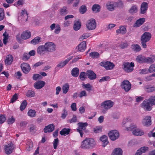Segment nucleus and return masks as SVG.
<instances>
[{"label": "nucleus", "mask_w": 155, "mask_h": 155, "mask_svg": "<svg viewBox=\"0 0 155 155\" xmlns=\"http://www.w3.org/2000/svg\"><path fill=\"white\" fill-rule=\"evenodd\" d=\"M132 48L133 51L136 52H139L141 50L140 47L137 44H135L132 45Z\"/></svg>", "instance_id": "nucleus-41"}, {"label": "nucleus", "mask_w": 155, "mask_h": 155, "mask_svg": "<svg viewBox=\"0 0 155 155\" xmlns=\"http://www.w3.org/2000/svg\"><path fill=\"white\" fill-rule=\"evenodd\" d=\"M100 140L103 143L102 146L104 147H105L108 143L107 137L105 135H104L101 136L100 138Z\"/></svg>", "instance_id": "nucleus-28"}, {"label": "nucleus", "mask_w": 155, "mask_h": 155, "mask_svg": "<svg viewBox=\"0 0 155 155\" xmlns=\"http://www.w3.org/2000/svg\"><path fill=\"white\" fill-rule=\"evenodd\" d=\"M127 130L132 131L133 134L136 136H141L143 135L144 132L141 129L137 128L134 126H132L127 127Z\"/></svg>", "instance_id": "nucleus-3"}, {"label": "nucleus", "mask_w": 155, "mask_h": 155, "mask_svg": "<svg viewBox=\"0 0 155 155\" xmlns=\"http://www.w3.org/2000/svg\"><path fill=\"white\" fill-rule=\"evenodd\" d=\"M145 58L146 57L144 56L139 55L137 57L136 60L140 63H144Z\"/></svg>", "instance_id": "nucleus-38"}, {"label": "nucleus", "mask_w": 155, "mask_h": 155, "mask_svg": "<svg viewBox=\"0 0 155 155\" xmlns=\"http://www.w3.org/2000/svg\"><path fill=\"white\" fill-rule=\"evenodd\" d=\"M41 39L40 37H36L31 41V43L34 45L37 44L41 41Z\"/></svg>", "instance_id": "nucleus-40"}, {"label": "nucleus", "mask_w": 155, "mask_h": 155, "mask_svg": "<svg viewBox=\"0 0 155 155\" xmlns=\"http://www.w3.org/2000/svg\"><path fill=\"white\" fill-rule=\"evenodd\" d=\"M36 127L35 125H31L29 130L31 134H34L36 132Z\"/></svg>", "instance_id": "nucleus-47"}, {"label": "nucleus", "mask_w": 155, "mask_h": 155, "mask_svg": "<svg viewBox=\"0 0 155 155\" xmlns=\"http://www.w3.org/2000/svg\"><path fill=\"white\" fill-rule=\"evenodd\" d=\"M77 119L76 115H74L73 118L70 120H68V122L71 123H75L77 121Z\"/></svg>", "instance_id": "nucleus-61"}, {"label": "nucleus", "mask_w": 155, "mask_h": 155, "mask_svg": "<svg viewBox=\"0 0 155 155\" xmlns=\"http://www.w3.org/2000/svg\"><path fill=\"white\" fill-rule=\"evenodd\" d=\"M91 35L90 33H87L83 34L79 38V40L82 41L84 39H86Z\"/></svg>", "instance_id": "nucleus-43"}, {"label": "nucleus", "mask_w": 155, "mask_h": 155, "mask_svg": "<svg viewBox=\"0 0 155 155\" xmlns=\"http://www.w3.org/2000/svg\"><path fill=\"white\" fill-rule=\"evenodd\" d=\"M149 99L151 105H155V95L151 96Z\"/></svg>", "instance_id": "nucleus-49"}, {"label": "nucleus", "mask_w": 155, "mask_h": 155, "mask_svg": "<svg viewBox=\"0 0 155 155\" xmlns=\"http://www.w3.org/2000/svg\"><path fill=\"white\" fill-rule=\"evenodd\" d=\"M46 51L45 45L39 46L37 49V53L41 55L44 54Z\"/></svg>", "instance_id": "nucleus-25"}, {"label": "nucleus", "mask_w": 155, "mask_h": 155, "mask_svg": "<svg viewBox=\"0 0 155 155\" xmlns=\"http://www.w3.org/2000/svg\"><path fill=\"white\" fill-rule=\"evenodd\" d=\"M149 99L146 101H144L141 104L142 107L145 110L147 111H150L152 109V107Z\"/></svg>", "instance_id": "nucleus-12"}, {"label": "nucleus", "mask_w": 155, "mask_h": 155, "mask_svg": "<svg viewBox=\"0 0 155 155\" xmlns=\"http://www.w3.org/2000/svg\"><path fill=\"white\" fill-rule=\"evenodd\" d=\"M114 105V102L110 100L106 101L101 103L102 107L107 110L112 107Z\"/></svg>", "instance_id": "nucleus-11"}, {"label": "nucleus", "mask_w": 155, "mask_h": 155, "mask_svg": "<svg viewBox=\"0 0 155 155\" xmlns=\"http://www.w3.org/2000/svg\"><path fill=\"white\" fill-rule=\"evenodd\" d=\"M89 56L93 58H97L99 57V54L95 51L91 52L90 53Z\"/></svg>", "instance_id": "nucleus-42"}, {"label": "nucleus", "mask_w": 155, "mask_h": 155, "mask_svg": "<svg viewBox=\"0 0 155 155\" xmlns=\"http://www.w3.org/2000/svg\"><path fill=\"white\" fill-rule=\"evenodd\" d=\"M151 37V35L149 32H145L142 35L141 37V43L143 48H146V43L150 40Z\"/></svg>", "instance_id": "nucleus-2"}, {"label": "nucleus", "mask_w": 155, "mask_h": 155, "mask_svg": "<svg viewBox=\"0 0 155 155\" xmlns=\"http://www.w3.org/2000/svg\"><path fill=\"white\" fill-rule=\"evenodd\" d=\"M145 91L147 92H152L155 91V87H150L149 85H147L144 87Z\"/></svg>", "instance_id": "nucleus-35"}, {"label": "nucleus", "mask_w": 155, "mask_h": 155, "mask_svg": "<svg viewBox=\"0 0 155 155\" xmlns=\"http://www.w3.org/2000/svg\"><path fill=\"white\" fill-rule=\"evenodd\" d=\"M54 127L55 126L53 124H50L46 126L43 130L44 132L45 133L52 132L54 130Z\"/></svg>", "instance_id": "nucleus-17"}, {"label": "nucleus", "mask_w": 155, "mask_h": 155, "mask_svg": "<svg viewBox=\"0 0 155 155\" xmlns=\"http://www.w3.org/2000/svg\"><path fill=\"white\" fill-rule=\"evenodd\" d=\"M100 65L104 67L107 70H111L115 66L114 64L108 61L101 62L100 63Z\"/></svg>", "instance_id": "nucleus-8"}, {"label": "nucleus", "mask_w": 155, "mask_h": 155, "mask_svg": "<svg viewBox=\"0 0 155 155\" xmlns=\"http://www.w3.org/2000/svg\"><path fill=\"white\" fill-rule=\"evenodd\" d=\"M81 23L79 21H76L74 22L73 28L75 31H78L81 28Z\"/></svg>", "instance_id": "nucleus-34"}, {"label": "nucleus", "mask_w": 155, "mask_h": 155, "mask_svg": "<svg viewBox=\"0 0 155 155\" xmlns=\"http://www.w3.org/2000/svg\"><path fill=\"white\" fill-rule=\"evenodd\" d=\"M68 12L67 8L66 6H64L61 8L60 10L59 13L61 15L64 16Z\"/></svg>", "instance_id": "nucleus-33"}, {"label": "nucleus", "mask_w": 155, "mask_h": 155, "mask_svg": "<svg viewBox=\"0 0 155 155\" xmlns=\"http://www.w3.org/2000/svg\"><path fill=\"white\" fill-rule=\"evenodd\" d=\"M155 61V55L153 56L152 58L148 57L145 58V62L147 63H152Z\"/></svg>", "instance_id": "nucleus-37"}, {"label": "nucleus", "mask_w": 155, "mask_h": 155, "mask_svg": "<svg viewBox=\"0 0 155 155\" xmlns=\"http://www.w3.org/2000/svg\"><path fill=\"white\" fill-rule=\"evenodd\" d=\"M70 130V129L64 128L60 131V133L61 135L65 136L69 134Z\"/></svg>", "instance_id": "nucleus-32"}, {"label": "nucleus", "mask_w": 155, "mask_h": 155, "mask_svg": "<svg viewBox=\"0 0 155 155\" xmlns=\"http://www.w3.org/2000/svg\"><path fill=\"white\" fill-rule=\"evenodd\" d=\"M18 99V94H15L13 95L11 100L10 103H13L16 101V100Z\"/></svg>", "instance_id": "nucleus-60"}, {"label": "nucleus", "mask_w": 155, "mask_h": 155, "mask_svg": "<svg viewBox=\"0 0 155 155\" xmlns=\"http://www.w3.org/2000/svg\"><path fill=\"white\" fill-rule=\"evenodd\" d=\"M33 147V143L32 142H28L27 144V150L28 151L31 150Z\"/></svg>", "instance_id": "nucleus-52"}, {"label": "nucleus", "mask_w": 155, "mask_h": 155, "mask_svg": "<svg viewBox=\"0 0 155 155\" xmlns=\"http://www.w3.org/2000/svg\"><path fill=\"white\" fill-rule=\"evenodd\" d=\"M79 73V69L77 68H73L71 71V74L74 77H77L78 76Z\"/></svg>", "instance_id": "nucleus-31"}, {"label": "nucleus", "mask_w": 155, "mask_h": 155, "mask_svg": "<svg viewBox=\"0 0 155 155\" xmlns=\"http://www.w3.org/2000/svg\"><path fill=\"white\" fill-rule=\"evenodd\" d=\"M13 60V58L11 54L8 55L6 57L5 61V64L8 65H10Z\"/></svg>", "instance_id": "nucleus-23"}, {"label": "nucleus", "mask_w": 155, "mask_h": 155, "mask_svg": "<svg viewBox=\"0 0 155 155\" xmlns=\"http://www.w3.org/2000/svg\"><path fill=\"white\" fill-rule=\"evenodd\" d=\"M100 8L101 7L99 5L95 4L93 6L92 9L93 12H97L100 11Z\"/></svg>", "instance_id": "nucleus-39"}, {"label": "nucleus", "mask_w": 155, "mask_h": 155, "mask_svg": "<svg viewBox=\"0 0 155 155\" xmlns=\"http://www.w3.org/2000/svg\"><path fill=\"white\" fill-rule=\"evenodd\" d=\"M4 17V10L2 8H0V21L3 20Z\"/></svg>", "instance_id": "nucleus-55"}, {"label": "nucleus", "mask_w": 155, "mask_h": 155, "mask_svg": "<svg viewBox=\"0 0 155 155\" xmlns=\"http://www.w3.org/2000/svg\"><path fill=\"white\" fill-rule=\"evenodd\" d=\"M142 123L144 126L148 127L150 126L151 124V117H146L143 120Z\"/></svg>", "instance_id": "nucleus-20"}, {"label": "nucleus", "mask_w": 155, "mask_h": 155, "mask_svg": "<svg viewBox=\"0 0 155 155\" xmlns=\"http://www.w3.org/2000/svg\"><path fill=\"white\" fill-rule=\"evenodd\" d=\"M28 15L27 11L25 10H22L20 13V15L18 17V19L21 18L25 21H27L28 17Z\"/></svg>", "instance_id": "nucleus-18"}, {"label": "nucleus", "mask_w": 155, "mask_h": 155, "mask_svg": "<svg viewBox=\"0 0 155 155\" xmlns=\"http://www.w3.org/2000/svg\"><path fill=\"white\" fill-rule=\"evenodd\" d=\"M21 67L22 71L25 74L28 73L31 69L29 65L25 63H22L21 64Z\"/></svg>", "instance_id": "nucleus-13"}, {"label": "nucleus", "mask_w": 155, "mask_h": 155, "mask_svg": "<svg viewBox=\"0 0 155 155\" xmlns=\"http://www.w3.org/2000/svg\"><path fill=\"white\" fill-rule=\"evenodd\" d=\"M145 21V19L144 18H140L137 20L136 22L133 25L134 27L137 28L142 25Z\"/></svg>", "instance_id": "nucleus-22"}, {"label": "nucleus", "mask_w": 155, "mask_h": 155, "mask_svg": "<svg viewBox=\"0 0 155 155\" xmlns=\"http://www.w3.org/2000/svg\"><path fill=\"white\" fill-rule=\"evenodd\" d=\"M69 85L68 84L66 83L64 84L62 87L63 93L64 94H66L69 90Z\"/></svg>", "instance_id": "nucleus-36"}, {"label": "nucleus", "mask_w": 155, "mask_h": 155, "mask_svg": "<svg viewBox=\"0 0 155 155\" xmlns=\"http://www.w3.org/2000/svg\"><path fill=\"white\" fill-rule=\"evenodd\" d=\"M115 2L109 1L106 4V7L107 9L110 11H112L114 10L115 6Z\"/></svg>", "instance_id": "nucleus-14"}, {"label": "nucleus", "mask_w": 155, "mask_h": 155, "mask_svg": "<svg viewBox=\"0 0 155 155\" xmlns=\"http://www.w3.org/2000/svg\"><path fill=\"white\" fill-rule=\"evenodd\" d=\"M15 119L13 117H11V118H9L7 120V122L8 124H12L15 122Z\"/></svg>", "instance_id": "nucleus-57"}, {"label": "nucleus", "mask_w": 155, "mask_h": 155, "mask_svg": "<svg viewBox=\"0 0 155 155\" xmlns=\"http://www.w3.org/2000/svg\"><path fill=\"white\" fill-rule=\"evenodd\" d=\"M45 84V82L42 81H39L36 82L34 84V87L36 89L41 88Z\"/></svg>", "instance_id": "nucleus-19"}, {"label": "nucleus", "mask_w": 155, "mask_h": 155, "mask_svg": "<svg viewBox=\"0 0 155 155\" xmlns=\"http://www.w3.org/2000/svg\"><path fill=\"white\" fill-rule=\"evenodd\" d=\"M68 115V112L65 108L63 110V113L61 114V117L63 119H64Z\"/></svg>", "instance_id": "nucleus-59"}, {"label": "nucleus", "mask_w": 155, "mask_h": 155, "mask_svg": "<svg viewBox=\"0 0 155 155\" xmlns=\"http://www.w3.org/2000/svg\"><path fill=\"white\" fill-rule=\"evenodd\" d=\"M123 69L126 72L130 73L134 70V63L132 62H124L123 64Z\"/></svg>", "instance_id": "nucleus-4"}, {"label": "nucleus", "mask_w": 155, "mask_h": 155, "mask_svg": "<svg viewBox=\"0 0 155 155\" xmlns=\"http://www.w3.org/2000/svg\"><path fill=\"white\" fill-rule=\"evenodd\" d=\"M27 104L26 100H24L21 104L20 107V109L21 110H23L26 107Z\"/></svg>", "instance_id": "nucleus-48"}, {"label": "nucleus", "mask_w": 155, "mask_h": 155, "mask_svg": "<svg viewBox=\"0 0 155 155\" xmlns=\"http://www.w3.org/2000/svg\"><path fill=\"white\" fill-rule=\"evenodd\" d=\"M96 145V143L94 139L86 138L81 142L80 147L83 149H89L94 147Z\"/></svg>", "instance_id": "nucleus-1"}, {"label": "nucleus", "mask_w": 155, "mask_h": 155, "mask_svg": "<svg viewBox=\"0 0 155 155\" xmlns=\"http://www.w3.org/2000/svg\"><path fill=\"white\" fill-rule=\"evenodd\" d=\"M59 143V140L58 138H57L54 140L53 142L54 148V149H56L57 148L58 145Z\"/></svg>", "instance_id": "nucleus-63"}, {"label": "nucleus", "mask_w": 155, "mask_h": 155, "mask_svg": "<svg viewBox=\"0 0 155 155\" xmlns=\"http://www.w3.org/2000/svg\"><path fill=\"white\" fill-rule=\"evenodd\" d=\"M115 5L116 7L122 8L123 6V3L121 1H119L118 2H115Z\"/></svg>", "instance_id": "nucleus-64"}, {"label": "nucleus", "mask_w": 155, "mask_h": 155, "mask_svg": "<svg viewBox=\"0 0 155 155\" xmlns=\"http://www.w3.org/2000/svg\"><path fill=\"white\" fill-rule=\"evenodd\" d=\"M123 151L120 148H115L112 152L111 155H122Z\"/></svg>", "instance_id": "nucleus-30"}, {"label": "nucleus", "mask_w": 155, "mask_h": 155, "mask_svg": "<svg viewBox=\"0 0 155 155\" xmlns=\"http://www.w3.org/2000/svg\"><path fill=\"white\" fill-rule=\"evenodd\" d=\"M131 84L127 80H124L121 83V87L126 92H128L130 89Z\"/></svg>", "instance_id": "nucleus-6"}, {"label": "nucleus", "mask_w": 155, "mask_h": 155, "mask_svg": "<svg viewBox=\"0 0 155 155\" xmlns=\"http://www.w3.org/2000/svg\"><path fill=\"white\" fill-rule=\"evenodd\" d=\"M108 135L112 141L115 140L119 137V132L116 130L110 131L108 133Z\"/></svg>", "instance_id": "nucleus-7"}, {"label": "nucleus", "mask_w": 155, "mask_h": 155, "mask_svg": "<svg viewBox=\"0 0 155 155\" xmlns=\"http://www.w3.org/2000/svg\"><path fill=\"white\" fill-rule=\"evenodd\" d=\"M116 32L117 34L121 33L124 35L126 33L127 30L125 26H120L119 27V29L117 30Z\"/></svg>", "instance_id": "nucleus-27"}, {"label": "nucleus", "mask_w": 155, "mask_h": 155, "mask_svg": "<svg viewBox=\"0 0 155 155\" xmlns=\"http://www.w3.org/2000/svg\"><path fill=\"white\" fill-rule=\"evenodd\" d=\"M102 127H96L94 128V131L95 133H97L101 132Z\"/></svg>", "instance_id": "nucleus-58"}, {"label": "nucleus", "mask_w": 155, "mask_h": 155, "mask_svg": "<svg viewBox=\"0 0 155 155\" xmlns=\"http://www.w3.org/2000/svg\"><path fill=\"white\" fill-rule=\"evenodd\" d=\"M148 7V3L146 2H142L141 5L140 13L145 14L146 12Z\"/></svg>", "instance_id": "nucleus-16"}, {"label": "nucleus", "mask_w": 155, "mask_h": 155, "mask_svg": "<svg viewBox=\"0 0 155 155\" xmlns=\"http://www.w3.org/2000/svg\"><path fill=\"white\" fill-rule=\"evenodd\" d=\"M148 148L147 147H143L137 150V153L140 152L142 153H145L146 150H148Z\"/></svg>", "instance_id": "nucleus-51"}, {"label": "nucleus", "mask_w": 155, "mask_h": 155, "mask_svg": "<svg viewBox=\"0 0 155 155\" xmlns=\"http://www.w3.org/2000/svg\"><path fill=\"white\" fill-rule=\"evenodd\" d=\"M79 51L83 52L86 48V43L85 41H82L77 47Z\"/></svg>", "instance_id": "nucleus-26"}, {"label": "nucleus", "mask_w": 155, "mask_h": 155, "mask_svg": "<svg viewBox=\"0 0 155 155\" xmlns=\"http://www.w3.org/2000/svg\"><path fill=\"white\" fill-rule=\"evenodd\" d=\"M148 71L150 73L155 72V64L150 65L148 69Z\"/></svg>", "instance_id": "nucleus-56"}, {"label": "nucleus", "mask_w": 155, "mask_h": 155, "mask_svg": "<svg viewBox=\"0 0 155 155\" xmlns=\"http://www.w3.org/2000/svg\"><path fill=\"white\" fill-rule=\"evenodd\" d=\"M71 58H68L64 61H61L58 63L57 65V67L62 68H63L70 61Z\"/></svg>", "instance_id": "nucleus-29"}, {"label": "nucleus", "mask_w": 155, "mask_h": 155, "mask_svg": "<svg viewBox=\"0 0 155 155\" xmlns=\"http://www.w3.org/2000/svg\"><path fill=\"white\" fill-rule=\"evenodd\" d=\"M14 148L13 144L12 143L8 144L5 146V150L6 154L9 155L11 153Z\"/></svg>", "instance_id": "nucleus-15"}, {"label": "nucleus", "mask_w": 155, "mask_h": 155, "mask_svg": "<svg viewBox=\"0 0 155 155\" xmlns=\"http://www.w3.org/2000/svg\"><path fill=\"white\" fill-rule=\"evenodd\" d=\"M31 36V32L28 31H26L21 34V38L22 39L25 40L29 38Z\"/></svg>", "instance_id": "nucleus-24"}, {"label": "nucleus", "mask_w": 155, "mask_h": 155, "mask_svg": "<svg viewBox=\"0 0 155 155\" xmlns=\"http://www.w3.org/2000/svg\"><path fill=\"white\" fill-rule=\"evenodd\" d=\"M87 28L89 30L94 29L96 27V22L95 20L93 18H91L88 20L86 24Z\"/></svg>", "instance_id": "nucleus-5"}, {"label": "nucleus", "mask_w": 155, "mask_h": 155, "mask_svg": "<svg viewBox=\"0 0 155 155\" xmlns=\"http://www.w3.org/2000/svg\"><path fill=\"white\" fill-rule=\"evenodd\" d=\"M137 7L136 5H134L129 10V12L131 13H134L137 12Z\"/></svg>", "instance_id": "nucleus-50"}, {"label": "nucleus", "mask_w": 155, "mask_h": 155, "mask_svg": "<svg viewBox=\"0 0 155 155\" xmlns=\"http://www.w3.org/2000/svg\"><path fill=\"white\" fill-rule=\"evenodd\" d=\"M86 74L91 80H94L96 78V74L92 71L89 70L87 71Z\"/></svg>", "instance_id": "nucleus-21"}, {"label": "nucleus", "mask_w": 155, "mask_h": 155, "mask_svg": "<svg viewBox=\"0 0 155 155\" xmlns=\"http://www.w3.org/2000/svg\"><path fill=\"white\" fill-rule=\"evenodd\" d=\"M45 46L47 51L53 52L55 50V45L52 42H47L45 43Z\"/></svg>", "instance_id": "nucleus-10"}, {"label": "nucleus", "mask_w": 155, "mask_h": 155, "mask_svg": "<svg viewBox=\"0 0 155 155\" xmlns=\"http://www.w3.org/2000/svg\"><path fill=\"white\" fill-rule=\"evenodd\" d=\"M41 78V76L38 74H35L33 76V79L34 80L36 81L38 79Z\"/></svg>", "instance_id": "nucleus-62"}, {"label": "nucleus", "mask_w": 155, "mask_h": 155, "mask_svg": "<svg viewBox=\"0 0 155 155\" xmlns=\"http://www.w3.org/2000/svg\"><path fill=\"white\" fill-rule=\"evenodd\" d=\"M83 86H84L86 90L89 92L91 90L92 86L89 84H83Z\"/></svg>", "instance_id": "nucleus-54"}, {"label": "nucleus", "mask_w": 155, "mask_h": 155, "mask_svg": "<svg viewBox=\"0 0 155 155\" xmlns=\"http://www.w3.org/2000/svg\"><path fill=\"white\" fill-rule=\"evenodd\" d=\"M36 113L35 110L30 109L28 111V114L31 117H34L35 116Z\"/></svg>", "instance_id": "nucleus-45"}, {"label": "nucleus", "mask_w": 155, "mask_h": 155, "mask_svg": "<svg viewBox=\"0 0 155 155\" xmlns=\"http://www.w3.org/2000/svg\"><path fill=\"white\" fill-rule=\"evenodd\" d=\"M78 127L79 128L77 129V131L80 133L81 137H83V133L82 130H85L86 129L85 127L88 125V124L87 122L82 123L79 122L78 124Z\"/></svg>", "instance_id": "nucleus-9"}, {"label": "nucleus", "mask_w": 155, "mask_h": 155, "mask_svg": "<svg viewBox=\"0 0 155 155\" xmlns=\"http://www.w3.org/2000/svg\"><path fill=\"white\" fill-rule=\"evenodd\" d=\"M87 11L86 6L84 5L81 6L79 9V11L81 13L83 14L84 13Z\"/></svg>", "instance_id": "nucleus-46"}, {"label": "nucleus", "mask_w": 155, "mask_h": 155, "mask_svg": "<svg viewBox=\"0 0 155 155\" xmlns=\"http://www.w3.org/2000/svg\"><path fill=\"white\" fill-rule=\"evenodd\" d=\"M26 96L29 97H34L35 96V93L33 91L29 90L26 93Z\"/></svg>", "instance_id": "nucleus-44"}, {"label": "nucleus", "mask_w": 155, "mask_h": 155, "mask_svg": "<svg viewBox=\"0 0 155 155\" xmlns=\"http://www.w3.org/2000/svg\"><path fill=\"white\" fill-rule=\"evenodd\" d=\"M6 117L5 115L1 114L0 115V124L3 123L6 120Z\"/></svg>", "instance_id": "nucleus-53"}]
</instances>
